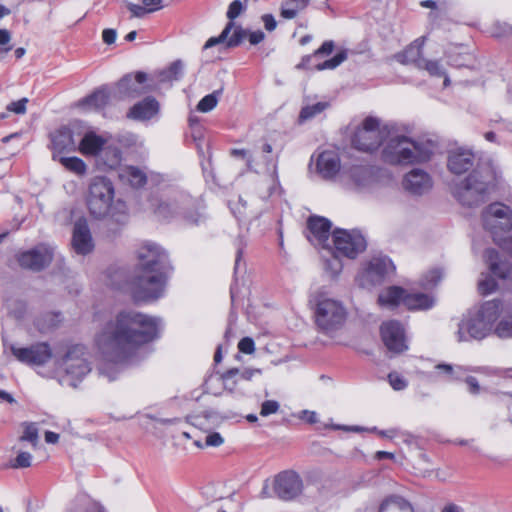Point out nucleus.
<instances>
[{
    "mask_svg": "<svg viewBox=\"0 0 512 512\" xmlns=\"http://www.w3.org/2000/svg\"><path fill=\"white\" fill-rule=\"evenodd\" d=\"M426 36H422L414 40L409 46H407L402 52L395 55V59L404 65L413 64L418 68L420 61L424 58L422 55V48L425 44Z\"/></svg>",
    "mask_w": 512,
    "mask_h": 512,
    "instance_id": "nucleus-25",
    "label": "nucleus"
},
{
    "mask_svg": "<svg viewBox=\"0 0 512 512\" xmlns=\"http://www.w3.org/2000/svg\"><path fill=\"white\" fill-rule=\"evenodd\" d=\"M303 489L301 477L287 470L277 474L273 481V492L278 498L289 501L299 496Z\"/></svg>",
    "mask_w": 512,
    "mask_h": 512,
    "instance_id": "nucleus-15",
    "label": "nucleus"
},
{
    "mask_svg": "<svg viewBox=\"0 0 512 512\" xmlns=\"http://www.w3.org/2000/svg\"><path fill=\"white\" fill-rule=\"evenodd\" d=\"M298 418L309 424H315L318 422V415L315 411L302 410L299 413Z\"/></svg>",
    "mask_w": 512,
    "mask_h": 512,
    "instance_id": "nucleus-60",
    "label": "nucleus"
},
{
    "mask_svg": "<svg viewBox=\"0 0 512 512\" xmlns=\"http://www.w3.org/2000/svg\"><path fill=\"white\" fill-rule=\"evenodd\" d=\"M395 272L392 260L384 255H376L363 261L356 274V283L365 289L382 284Z\"/></svg>",
    "mask_w": 512,
    "mask_h": 512,
    "instance_id": "nucleus-10",
    "label": "nucleus"
},
{
    "mask_svg": "<svg viewBox=\"0 0 512 512\" xmlns=\"http://www.w3.org/2000/svg\"><path fill=\"white\" fill-rule=\"evenodd\" d=\"M403 186L409 192H422L432 188V179L424 170L413 169L405 175Z\"/></svg>",
    "mask_w": 512,
    "mask_h": 512,
    "instance_id": "nucleus-23",
    "label": "nucleus"
},
{
    "mask_svg": "<svg viewBox=\"0 0 512 512\" xmlns=\"http://www.w3.org/2000/svg\"><path fill=\"white\" fill-rule=\"evenodd\" d=\"M224 443V438L218 432H211L205 437V441L195 440L194 444L198 448L219 447Z\"/></svg>",
    "mask_w": 512,
    "mask_h": 512,
    "instance_id": "nucleus-47",
    "label": "nucleus"
},
{
    "mask_svg": "<svg viewBox=\"0 0 512 512\" xmlns=\"http://www.w3.org/2000/svg\"><path fill=\"white\" fill-rule=\"evenodd\" d=\"M329 257L323 255L324 258V270L330 275V277H337L343 269V263L340 259V254L336 253L335 250H331L329 247L325 248Z\"/></svg>",
    "mask_w": 512,
    "mask_h": 512,
    "instance_id": "nucleus-36",
    "label": "nucleus"
},
{
    "mask_svg": "<svg viewBox=\"0 0 512 512\" xmlns=\"http://www.w3.org/2000/svg\"><path fill=\"white\" fill-rule=\"evenodd\" d=\"M119 178L133 189H141L147 183V174L136 166H125L119 172Z\"/></svg>",
    "mask_w": 512,
    "mask_h": 512,
    "instance_id": "nucleus-29",
    "label": "nucleus"
},
{
    "mask_svg": "<svg viewBox=\"0 0 512 512\" xmlns=\"http://www.w3.org/2000/svg\"><path fill=\"white\" fill-rule=\"evenodd\" d=\"M447 166L450 172L456 175L466 173L473 168L464 182V188L468 191L486 192L489 189L496 188L498 180L492 169L489 166L475 167V156L470 150L458 149L451 151Z\"/></svg>",
    "mask_w": 512,
    "mask_h": 512,
    "instance_id": "nucleus-5",
    "label": "nucleus"
},
{
    "mask_svg": "<svg viewBox=\"0 0 512 512\" xmlns=\"http://www.w3.org/2000/svg\"><path fill=\"white\" fill-rule=\"evenodd\" d=\"M457 202L462 206L474 208L484 202V194H454Z\"/></svg>",
    "mask_w": 512,
    "mask_h": 512,
    "instance_id": "nucleus-45",
    "label": "nucleus"
},
{
    "mask_svg": "<svg viewBox=\"0 0 512 512\" xmlns=\"http://www.w3.org/2000/svg\"><path fill=\"white\" fill-rule=\"evenodd\" d=\"M231 155L236 158H241L246 160V167L250 171L258 172L257 165L254 163L252 157L249 152L245 149H233L231 150Z\"/></svg>",
    "mask_w": 512,
    "mask_h": 512,
    "instance_id": "nucleus-51",
    "label": "nucleus"
},
{
    "mask_svg": "<svg viewBox=\"0 0 512 512\" xmlns=\"http://www.w3.org/2000/svg\"><path fill=\"white\" fill-rule=\"evenodd\" d=\"M390 385L394 390L400 391L406 388L407 381L397 372H391L388 375Z\"/></svg>",
    "mask_w": 512,
    "mask_h": 512,
    "instance_id": "nucleus-52",
    "label": "nucleus"
},
{
    "mask_svg": "<svg viewBox=\"0 0 512 512\" xmlns=\"http://www.w3.org/2000/svg\"><path fill=\"white\" fill-rule=\"evenodd\" d=\"M238 349L245 354H251L255 350V344L252 338L244 337L238 343Z\"/></svg>",
    "mask_w": 512,
    "mask_h": 512,
    "instance_id": "nucleus-59",
    "label": "nucleus"
},
{
    "mask_svg": "<svg viewBox=\"0 0 512 512\" xmlns=\"http://www.w3.org/2000/svg\"><path fill=\"white\" fill-rule=\"evenodd\" d=\"M99 159L107 168L115 169L122 162V152L117 146L105 144L99 154Z\"/></svg>",
    "mask_w": 512,
    "mask_h": 512,
    "instance_id": "nucleus-33",
    "label": "nucleus"
},
{
    "mask_svg": "<svg viewBox=\"0 0 512 512\" xmlns=\"http://www.w3.org/2000/svg\"><path fill=\"white\" fill-rule=\"evenodd\" d=\"M331 222L320 216H311L307 220V239L314 246L328 248V240L331 234Z\"/></svg>",
    "mask_w": 512,
    "mask_h": 512,
    "instance_id": "nucleus-20",
    "label": "nucleus"
},
{
    "mask_svg": "<svg viewBox=\"0 0 512 512\" xmlns=\"http://www.w3.org/2000/svg\"><path fill=\"white\" fill-rule=\"evenodd\" d=\"M262 21L264 23L265 28L268 31H273L276 28L277 23H276V20L273 17V15H271V14H264L262 16Z\"/></svg>",
    "mask_w": 512,
    "mask_h": 512,
    "instance_id": "nucleus-64",
    "label": "nucleus"
},
{
    "mask_svg": "<svg viewBox=\"0 0 512 512\" xmlns=\"http://www.w3.org/2000/svg\"><path fill=\"white\" fill-rule=\"evenodd\" d=\"M314 301L315 322L320 330L329 334L343 326L347 312L340 301L322 294L317 295Z\"/></svg>",
    "mask_w": 512,
    "mask_h": 512,
    "instance_id": "nucleus-9",
    "label": "nucleus"
},
{
    "mask_svg": "<svg viewBox=\"0 0 512 512\" xmlns=\"http://www.w3.org/2000/svg\"><path fill=\"white\" fill-rule=\"evenodd\" d=\"M76 218L72 233V248L80 255H86L90 253L94 248V243L90 229L87 224V220L79 216V212L76 209L70 211L69 219Z\"/></svg>",
    "mask_w": 512,
    "mask_h": 512,
    "instance_id": "nucleus-17",
    "label": "nucleus"
},
{
    "mask_svg": "<svg viewBox=\"0 0 512 512\" xmlns=\"http://www.w3.org/2000/svg\"><path fill=\"white\" fill-rule=\"evenodd\" d=\"M242 11H243L242 2L240 0H234L229 5L228 11H227V17L230 19V21H232L236 17H238Z\"/></svg>",
    "mask_w": 512,
    "mask_h": 512,
    "instance_id": "nucleus-58",
    "label": "nucleus"
},
{
    "mask_svg": "<svg viewBox=\"0 0 512 512\" xmlns=\"http://www.w3.org/2000/svg\"><path fill=\"white\" fill-rule=\"evenodd\" d=\"M247 30L240 26H236L233 21L227 23L221 34L217 37H211L204 45V49H209L213 46L223 44L226 41L225 47L231 48L238 46L246 37H248Z\"/></svg>",
    "mask_w": 512,
    "mask_h": 512,
    "instance_id": "nucleus-21",
    "label": "nucleus"
},
{
    "mask_svg": "<svg viewBox=\"0 0 512 512\" xmlns=\"http://www.w3.org/2000/svg\"><path fill=\"white\" fill-rule=\"evenodd\" d=\"M468 371H472V369L443 363L435 366L434 374L436 377L441 378L442 380L452 382L460 380Z\"/></svg>",
    "mask_w": 512,
    "mask_h": 512,
    "instance_id": "nucleus-31",
    "label": "nucleus"
},
{
    "mask_svg": "<svg viewBox=\"0 0 512 512\" xmlns=\"http://www.w3.org/2000/svg\"><path fill=\"white\" fill-rule=\"evenodd\" d=\"M317 172L325 179L333 178L341 168L340 157L337 152L326 150L316 158Z\"/></svg>",
    "mask_w": 512,
    "mask_h": 512,
    "instance_id": "nucleus-22",
    "label": "nucleus"
},
{
    "mask_svg": "<svg viewBox=\"0 0 512 512\" xmlns=\"http://www.w3.org/2000/svg\"><path fill=\"white\" fill-rule=\"evenodd\" d=\"M310 0H284L281 5V16L284 19H294L298 13L304 10Z\"/></svg>",
    "mask_w": 512,
    "mask_h": 512,
    "instance_id": "nucleus-38",
    "label": "nucleus"
},
{
    "mask_svg": "<svg viewBox=\"0 0 512 512\" xmlns=\"http://www.w3.org/2000/svg\"><path fill=\"white\" fill-rule=\"evenodd\" d=\"M435 305V299L424 293H408L404 297V306L409 310H428Z\"/></svg>",
    "mask_w": 512,
    "mask_h": 512,
    "instance_id": "nucleus-30",
    "label": "nucleus"
},
{
    "mask_svg": "<svg viewBox=\"0 0 512 512\" xmlns=\"http://www.w3.org/2000/svg\"><path fill=\"white\" fill-rule=\"evenodd\" d=\"M239 374L238 369H231L221 375V380L224 388L229 392H233L237 384V375Z\"/></svg>",
    "mask_w": 512,
    "mask_h": 512,
    "instance_id": "nucleus-49",
    "label": "nucleus"
},
{
    "mask_svg": "<svg viewBox=\"0 0 512 512\" xmlns=\"http://www.w3.org/2000/svg\"><path fill=\"white\" fill-rule=\"evenodd\" d=\"M161 194H88L87 206L95 218H107L115 223L127 222L130 213L144 212L158 220H170L181 215L189 224L199 225L204 219L202 200L187 197L181 208L164 200Z\"/></svg>",
    "mask_w": 512,
    "mask_h": 512,
    "instance_id": "nucleus-2",
    "label": "nucleus"
},
{
    "mask_svg": "<svg viewBox=\"0 0 512 512\" xmlns=\"http://www.w3.org/2000/svg\"><path fill=\"white\" fill-rule=\"evenodd\" d=\"M106 140L94 132H87L78 144V150L85 156H97L100 154Z\"/></svg>",
    "mask_w": 512,
    "mask_h": 512,
    "instance_id": "nucleus-28",
    "label": "nucleus"
},
{
    "mask_svg": "<svg viewBox=\"0 0 512 512\" xmlns=\"http://www.w3.org/2000/svg\"><path fill=\"white\" fill-rule=\"evenodd\" d=\"M59 161L67 170L77 175H83L86 172L87 165L78 157H60Z\"/></svg>",
    "mask_w": 512,
    "mask_h": 512,
    "instance_id": "nucleus-42",
    "label": "nucleus"
},
{
    "mask_svg": "<svg viewBox=\"0 0 512 512\" xmlns=\"http://www.w3.org/2000/svg\"><path fill=\"white\" fill-rule=\"evenodd\" d=\"M381 337L391 353L399 354L408 349L404 328L396 320H390L381 325Z\"/></svg>",
    "mask_w": 512,
    "mask_h": 512,
    "instance_id": "nucleus-18",
    "label": "nucleus"
},
{
    "mask_svg": "<svg viewBox=\"0 0 512 512\" xmlns=\"http://www.w3.org/2000/svg\"><path fill=\"white\" fill-rule=\"evenodd\" d=\"M146 80L147 74L144 72H137L134 77L126 75L118 82L113 96L119 99L138 97L149 90L144 85Z\"/></svg>",
    "mask_w": 512,
    "mask_h": 512,
    "instance_id": "nucleus-19",
    "label": "nucleus"
},
{
    "mask_svg": "<svg viewBox=\"0 0 512 512\" xmlns=\"http://www.w3.org/2000/svg\"><path fill=\"white\" fill-rule=\"evenodd\" d=\"M55 253V248L47 243H41L31 250L18 256L19 265L33 271H40L48 266Z\"/></svg>",
    "mask_w": 512,
    "mask_h": 512,
    "instance_id": "nucleus-16",
    "label": "nucleus"
},
{
    "mask_svg": "<svg viewBox=\"0 0 512 512\" xmlns=\"http://www.w3.org/2000/svg\"><path fill=\"white\" fill-rule=\"evenodd\" d=\"M117 141L123 147H133L138 143V136L133 133H125L119 135Z\"/></svg>",
    "mask_w": 512,
    "mask_h": 512,
    "instance_id": "nucleus-55",
    "label": "nucleus"
},
{
    "mask_svg": "<svg viewBox=\"0 0 512 512\" xmlns=\"http://www.w3.org/2000/svg\"><path fill=\"white\" fill-rule=\"evenodd\" d=\"M32 456L28 452H20L15 458L13 467L27 468L31 465Z\"/></svg>",
    "mask_w": 512,
    "mask_h": 512,
    "instance_id": "nucleus-57",
    "label": "nucleus"
},
{
    "mask_svg": "<svg viewBox=\"0 0 512 512\" xmlns=\"http://www.w3.org/2000/svg\"><path fill=\"white\" fill-rule=\"evenodd\" d=\"M137 264L129 282L135 301L160 298L165 290L168 274L173 270L168 252L151 241L142 243L136 250Z\"/></svg>",
    "mask_w": 512,
    "mask_h": 512,
    "instance_id": "nucleus-3",
    "label": "nucleus"
},
{
    "mask_svg": "<svg viewBox=\"0 0 512 512\" xmlns=\"http://www.w3.org/2000/svg\"><path fill=\"white\" fill-rule=\"evenodd\" d=\"M10 349L19 362L37 368V372L41 375L47 374L49 371L44 372L40 369L55 359L49 344L46 342H39L23 348L12 345Z\"/></svg>",
    "mask_w": 512,
    "mask_h": 512,
    "instance_id": "nucleus-14",
    "label": "nucleus"
},
{
    "mask_svg": "<svg viewBox=\"0 0 512 512\" xmlns=\"http://www.w3.org/2000/svg\"><path fill=\"white\" fill-rule=\"evenodd\" d=\"M418 69L426 70L431 76L444 77V86H449L450 80L446 75L445 69L439 61L428 60L424 58L423 61L419 62Z\"/></svg>",
    "mask_w": 512,
    "mask_h": 512,
    "instance_id": "nucleus-39",
    "label": "nucleus"
},
{
    "mask_svg": "<svg viewBox=\"0 0 512 512\" xmlns=\"http://www.w3.org/2000/svg\"><path fill=\"white\" fill-rule=\"evenodd\" d=\"M222 92L223 88H220L203 97L197 104V110L202 113H207L213 110L216 107Z\"/></svg>",
    "mask_w": 512,
    "mask_h": 512,
    "instance_id": "nucleus-41",
    "label": "nucleus"
},
{
    "mask_svg": "<svg viewBox=\"0 0 512 512\" xmlns=\"http://www.w3.org/2000/svg\"><path fill=\"white\" fill-rule=\"evenodd\" d=\"M160 330V318L135 310L117 313L95 336L101 357L99 373L114 380L121 366L139 360L141 349L159 338Z\"/></svg>",
    "mask_w": 512,
    "mask_h": 512,
    "instance_id": "nucleus-1",
    "label": "nucleus"
},
{
    "mask_svg": "<svg viewBox=\"0 0 512 512\" xmlns=\"http://www.w3.org/2000/svg\"><path fill=\"white\" fill-rule=\"evenodd\" d=\"M382 159L390 164H413L428 161L434 154L437 145L431 139H411L404 135L388 136Z\"/></svg>",
    "mask_w": 512,
    "mask_h": 512,
    "instance_id": "nucleus-4",
    "label": "nucleus"
},
{
    "mask_svg": "<svg viewBox=\"0 0 512 512\" xmlns=\"http://www.w3.org/2000/svg\"><path fill=\"white\" fill-rule=\"evenodd\" d=\"M53 148L58 151H74L76 143L69 128L59 129L52 137Z\"/></svg>",
    "mask_w": 512,
    "mask_h": 512,
    "instance_id": "nucleus-32",
    "label": "nucleus"
},
{
    "mask_svg": "<svg viewBox=\"0 0 512 512\" xmlns=\"http://www.w3.org/2000/svg\"><path fill=\"white\" fill-rule=\"evenodd\" d=\"M251 194H230V198L228 201V206L233 213V215L237 218H241L247 214V205L251 201Z\"/></svg>",
    "mask_w": 512,
    "mask_h": 512,
    "instance_id": "nucleus-35",
    "label": "nucleus"
},
{
    "mask_svg": "<svg viewBox=\"0 0 512 512\" xmlns=\"http://www.w3.org/2000/svg\"><path fill=\"white\" fill-rule=\"evenodd\" d=\"M85 354L84 346L75 345L69 348L62 358L54 359L53 368L43 376L57 377L61 385L76 387L91 371Z\"/></svg>",
    "mask_w": 512,
    "mask_h": 512,
    "instance_id": "nucleus-7",
    "label": "nucleus"
},
{
    "mask_svg": "<svg viewBox=\"0 0 512 512\" xmlns=\"http://www.w3.org/2000/svg\"><path fill=\"white\" fill-rule=\"evenodd\" d=\"M412 508V505L404 498L391 496L381 503L379 512H412Z\"/></svg>",
    "mask_w": 512,
    "mask_h": 512,
    "instance_id": "nucleus-34",
    "label": "nucleus"
},
{
    "mask_svg": "<svg viewBox=\"0 0 512 512\" xmlns=\"http://www.w3.org/2000/svg\"><path fill=\"white\" fill-rule=\"evenodd\" d=\"M484 257L493 276L482 273L478 282V290L480 294L487 295L496 290L497 284L494 276L504 280L512 279V266L506 261H499L498 252L494 249H487Z\"/></svg>",
    "mask_w": 512,
    "mask_h": 512,
    "instance_id": "nucleus-13",
    "label": "nucleus"
},
{
    "mask_svg": "<svg viewBox=\"0 0 512 512\" xmlns=\"http://www.w3.org/2000/svg\"><path fill=\"white\" fill-rule=\"evenodd\" d=\"M493 334L500 339H512V313L500 314L494 324Z\"/></svg>",
    "mask_w": 512,
    "mask_h": 512,
    "instance_id": "nucleus-37",
    "label": "nucleus"
},
{
    "mask_svg": "<svg viewBox=\"0 0 512 512\" xmlns=\"http://www.w3.org/2000/svg\"><path fill=\"white\" fill-rule=\"evenodd\" d=\"M347 59V52L346 51H340L338 52L333 58L324 61L323 63H320L316 66V69L326 70V69H334L338 67L341 63H343Z\"/></svg>",
    "mask_w": 512,
    "mask_h": 512,
    "instance_id": "nucleus-48",
    "label": "nucleus"
},
{
    "mask_svg": "<svg viewBox=\"0 0 512 512\" xmlns=\"http://www.w3.org/2000/svg\"><path fill=\"white\" fill-rule=\"evenodd\" d=\"M405 296V289L399 286H390L379 294L378 303L381 307L394 309L400 304L404 305Z\"/></svg>",
    "mask_w": 512,
    "mask_h": 512,
    "instance_id": "nucleus-27",
    "label": "nucleus"
},
{
    "mask_svg": "<svg viewBox=\"0 0 512 512\" xmlns=\"http://www.w3.org/2000/svg\"><path fill=\"white\" fill-rule=\"evenodd\" d=\"M466 384L468 385L469 392L472 394H478L480 391V386L475 377L469 376L465 379Z\"/></svg>",
    "mask_w": 512,
    "mask_h": 512,
    "instance_id": "nucleus-62",
    "label": "nucleus"
},
{
    "mask_svg": "<svg viewBox=\"0 0 512 512\" xmlns=\"http://www.w3.org/2000/svg\"><path fill=\"white\" fill-rule=\"evenodd\" d=\"M112 95L113 93L108 87L102 86L96 89L92 94L81 99L78 105L85 111H97L108 104Z\"/></svg>",
    "mask_w": 512,
    "mask_h": 512,
    "instance_id": "nucleus-24",
    "label": "nucleus"
},
{
    "mask_svg": "<svg viewBox=\"0 0 512 512\" xmlns=\"http://www.w3.org/2000/svg\"><path fill=\"white\" fill-rule=\"evenodd\" d=\"M158 110V102L152 97H147L133 105L129 110L127 117L140 121L149 120L158 113Z\"/></svg>",
    "mask_w": 512,
    "mask_h": 512,
    "instance_id": "nucleus-26",
    "label": "nucleus"
},
{
    "mask_svg": "<svg viewBox=\"0 0 512 512\" xmlns=\"http://www.w3.org/2000/svg\"><path fill=\"white\" fill-rule=\"evenodd\" d=\"M90 192H114L110 179L104 176L95 177L90 186Z\"/></svg>",
    "mask_w": 512,
    "mask_h": 512,
    "instance_id": "nucleus-46",
    "label": "nucleus"
},
{
    "mask_svg": "<svg viewBox=\"0 0 512 512\" xmlns=\"http://www.w3.org/2000/svg\"><path fill=\"white\" fill-rule=\"evenodd\" d=\"M28 103L27 98H22L18 101L11 102L7 105L6 109L15 114H25L26 104Z\"/></svg>",
    "mask_w": 512,
    "mask_h": 512,
    "instance_id": "nucleus-56",
    "label": "nucleus"
},
{
    "mask_svg": "<svg viewBox=\"0 0 512 512\" xmlns=\"http://www.w3.org/2000/svg\"><path fill=\"white\" fill-rule=\"evenodd\" d=\"M334 250L349 259H355L367 248V241L362 232L358 229L337 228L332 232Z\"/></svg>",
    "mask_w": 512,
    "mask_h": 512,
    "instance_id": "nucleus-12",
    "label": "nucleus"
},
{
    "mask_svg": "<svg viewBox=\"0 0 512 512\" xmlns=\"http://www.w3.org/2000/svg\"><path fill=\"white\" fill-rule=\"evenodd\" d=\"M482 217L494 242L512 256V236H503L512 229V210L502 203H493L484 210Z\"/></svg>",
    "mask_w": 512,
    "mask_h": 512,
    "instance_id": "nucleus-8",
    "label": "nucleus"
},
{
    "mask_svg": "<svg viewBox=\"0 0 512 512\" xmlns=\"http://www.w3.org/2000/svg\"><path fill=\"white\" fill-rule=\"evenodd\" d=\"M184 65L182 61L177 60L173 62L166 70L160 73L161 81L178 80L183 72Z\"/></svg>",
    "mask_w": 512,
    "mask_h": 512,
    "instance_id": "nucleus-44",
    "label": "nucleus"
},
{
    "mask_svg": "<svg viewBox=\"0 0 512 512\" xmlns=\"http://www.w3.org/2000/svg\"><path fill=\"white\" fill-rule=\"evenodd\" d=\"M128 10L131 12L132 17H143L146 13L153 12L154 10H151V6H147L144 4V6L128 3L127 4Z\"/></svg>",
    "mask_w": 512,
    "mask_h": 512,
    "instance_id": "nucleus-54",
    "label": "nucleus"
},
{
    "mask_svg": "<svg viewBox=\"0 0 512 512\" xmlns=\"http://www.w3.org/2000/svg\"><path fill=\"white\" fill-rule=\"evenodd\" d=\"M502 312V302L494 299L484 302L477 312L470 317H464L455 333L458 342L482 340L490 333Z\"/></svg>",
    "mask_w": 512,
    "mask_h": 512,
    "instance_id": "nucleus-6",
    "label": "nucleus"
},
{
    "mask_svg": "<svg viewBox=\"0 0 512 512\" xmlns=\"http://www.w3.org/2000/svg\"><path fill=\"white\" fill-rule=\"evenodd\" d=\"M442 276L443 273L439 268L431 269L421 277L420 286L425 290L432 289L440 282Z\"/></svg>",
    "mask_w": 512,
    "mask_h": 512,
    "instance_id": "nucleus-43",
    "label": "nucleus"
},
{
    "mask_svg": "<svg viewBox=\"0 0 512 512\" xmlns=\"http://www.w3.org/2000/svg\"><path fill=\"white\" fill-rule=\"evenodd\" d=\"M334 49V42L333 41H325L320 48H318L315 52H314V56H317V55H329L332 53Z\"/></svg>",
    "mask_w": 512,
    "mask_h": 512,
    "instance_id": "nucleus-61",
    "label": "nucleus"
},
{
    "mask_svg": "<svg viewBox=\"0 0 512 512\" xmlns=\"http://www.w3.org/2000/svg\"><path fill=\"white\" fill-rule=\"evenodd\" d=\"M264 37L265 34L261 30L248 32V39L252 45L259 44L261 41H263Z\"/></svg>",
    "mask_w": 512,
    "mask_h": 512,
    "instance_id": "nucleus-63",
    "label": "nucleus"
},
{
    "mask_svg": "<svg viewBox=\"0 0 512 512\" xmlns=\"http://www.w3.org/2000/svg\"><path fill=\"white\" fill-rule=\"evenodd\" d=\"M20 440L28 441L35 446L38 442V429L34 423H28L25 425L23 435Z\"/></svg>",
    "mask_w": 512,
    "mask_h": 512,
    "instance_id": "nucleus-50",
    "label": "nucleus"
},
{
    "mask_svg": "<svg viewBox=\"0 0 512 512\" xmlns=\"http://www.w3.org/2000/svg\"><path fill=\"white\" fill-rule=\"evenodd\" d=\"M329 107L328 102H317L312 105H306L302 107L300 114H299V123L306 122L308 120L313 119L317 115L324 112Z\"/></svg>",
    "mask_w": 512,
    "mask_h": 512,
    "instance_id": "nucleus-40",
    "label": "nucleus"
},
{
    "mask_svg": "<svg viewBox=\"0 0 512 512\" xmlns=\"http://www.w3.org/2000/svg\"><path fill=\"white\" fill-rule=\"evenodd\" d=\"M388 136H390L388 126H381L377 118L367 117L354 132L351 142L355 149L372 153L379 148Z\"/></svg>",
    "mask_w": 512,
    "mask_h": 512,
    "instance_id": "nucleus-11",
    "label": "nucleus"
},
{
    "mask_svg": "<svg viewBox=\"0 0 512 512\" xmlns=\"http://www.w3.org/2000/svg\"><path fill=\"white\" fill-rule=\"evenodd\" d=\"M279 410V403L275 400H266L261 405L260 415L263 417L276 413Z\"/></svg>",
    "mask_w": 512,
    "mask_h": 512,
    "instance_id": "nucleus-53",
    "label": "nucleus"
}]
</instances>
